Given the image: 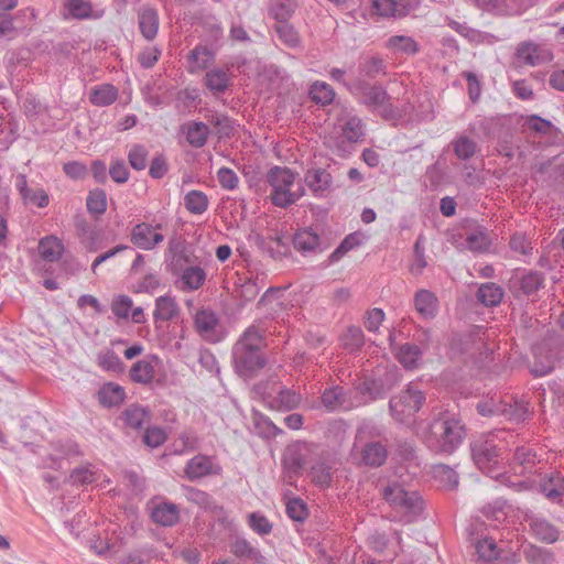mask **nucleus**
I'll list each match as a JSON object with an SVG mask.
<instances>
[{
  "mask_svg": "<svg viewBox=\"0 0 564 564\" xmlns=\"http://www.w3.org/2000/svg\"><path fill=\"white\" fill-rule=\"evenodd\" d=\"M265 339L262 332L250 325L240 335L232 347V364L236 372L245 378L254 376L267 365V357L263 352Z\"/></svg>",
  "mask_w": 564,
  "mask_h": 564,
  "instance_id": "nucleus-1",
  "label": "nucleus"
},
{
  "mask_svg": "<svg viewBox=\"0 0 564 564\" xmlns=\"http://www.w3.org/2000/svg\"><path fill=\"white\" fill-rule=\"evenodd\" d=\"M466 429L459 417L445 412L423 433L425 445L435 453L452 454L463 443Z\"/></svg>",
  "mask_w": 564,
  "mask_h": 564,
  "instance_id": "nucleus-2",
  "label": "nucleus"
},
{
  "mask_svg": "<svg viewBox=\"0 0 564 564\" xmlns=\"http://www.w3.org/2000/svg\"><path fill=\"white\" fill-rule=\"evenodd\" d=\"M265 183L270 187L271 204L279 208L285 209L305 195V187L299 173L286 166L270 167L265 174Z\"/></svg>",
  "mask_w": 564,
  "mask_h": 564,
  "instance_id": "nucleus-3",
  "label": "nucleus"
},
{
  "mask_svg": "<svg viewBox=\"0 0 564 564\" xmlns=\"http://www.w3.org/2000/svg\"><path fill=\"white\" fill-rule=\"evenodd\" d=\"M383 499L389 503L399 521L411 523L424 511V501L416 490H411L398 481H390L382 489Z\"/></svg>",
  "mask_w": 564,
  "mask_h": 564,
  "instance_id": "nucleus-4",
  "label": "nucleus"
},
{
  "mask_svg": "<svg viewBox=\"0 0 564 564\" xmlns=\"http://www.w3.org/2000/svg\"><path fill=\"white\" fill-rule=\"evenodd\" d=\"M350 91L360 104L378 112L387 120L397 119L401 116V112L391 104L390 96L381 85L358 78L351 85Z\"/></svg>",
  "mask_w": 564,
  "mask_h": 564,
  "instance_id": "nucleus-5",
  "label": "nucleus"
},
{
  "mask_svg": "<svg viewBox=\"0 0 564 564\" xmlns=\"http://www.w3.org/2000/svg\"><path fill=\"white\" fill-rule=\"evenodd\" d=\"M278 379L271 378L254 384L253 391L261 397L270 410L288 412L297 409L302 402V395L289 388L278 389Z\"/></svg>",
  "mask_w": 564,
  "mask_h": 564,
  "instance_id": "nucleus-6",
  "label": "nucleus"
},
{
  "mask_svg": "<svg viewBox=\"0 0 564 564\" xmlns=\"http://www.w3.org/2000/svg\"><path fill=\"white\" fill-rule=\"evenodd\" d=\"M425 399V393L419 388V384L410 382L404 390L390 399V413L395 421L402 424H411Z\"/></svg>",
  "mask_w": 564,
  "mask_h": 564,
  "instance_id": "nucleus-7",
  "label": "nucleus"
},
{
  "mask_svg": "<svg viewBox=\"0 0 564 564\" xmlns=\"http://www.w3.org/2000/svg\"><path fill=\"white\" fill-rule=\"evenodd\" d=\"M307 453H310L308 477L316 486L328 488L333 480L330 454L318 445H311Z\"/></svg>",
  "mask_w": 564,
  "mask_h": 564,
  "instance_id": "nucleus-8",
  "label": "nucleus"
},
{
  "mask_svg": "<svg viewBox=\"0 0 564 564\" xmlns=\"http://www.w3.org/2000/svg\"><path fill=\"white\" fill-rule=\"evenodd\" d=\"M500 448L496 444L495 436L481 437L471 444V456L475 464L484 473L494 476L499 464Z\"/></svg>",
  "mask_w": 564,
  "mask_h": 564,
  "instance_id": "nucleus-9",
  "label": "nucleus"
},
{
  "mask_svg": "<svg viewBox=\"0 0 564 564\" xmlns=\"http://www.w3.org/2000/svg\"><path fill=\"white\" fill-rule=\"evenodd\" d=\"M516 59L521 66H540L553 59L551 50L543 44L521 42L516 50Z\"/></svg>",
  "mask_w": 564,
  "mask_h": 564,
  "instance_id": "nucleus-10",
  "label": "nucleus"
},
{
  "mask_svg": "<svg viewBox=\"0 0 564 564\" xmlns=\"http://www.w3.org/2000/svg\"><path fill=\"white\" fill-rule=\"evenodd\" d=\"M321 403L326 412L349 411L360 405L351 397V391L341 386L326 388L321 395Z\"/></svg>",
  "mask_w": 564,
  "mask_h": 564,
  "instance_id": "nucleus-11",
  "label": "nucleus"
},
{
  "mask_svg": "<svg viewBox=\"0 0 564 564\" xmlns=\"http://www.w3.org/2000/svg\"><path fill=\"white\" fill-rule=\"evenodd\" d=\"M223 471L221 466L215 457L197 454L187 460L184 467V475L191 481H196L209 476H219Z\"/></svg>",
  "mask_w": 564,
  "mask_h": 564,
  "instance_id": "nucleus-12",
  "label": "nucleus"
},
{
  "mask_svg": "<svg viewBox=\"0 0 564 564\" xmlns=\"http://www.w3.org/2000/svg\"><path fill=\"white\" fill-rule=\"evenodd\" d=\"M194 325L200 337L209 343H219L225 337L218 316L209 308L199 310L195 314Z\"/></svg>",
  "mask_w": 564,
  "mask_h": 564,
  "instance_id": "nucleus-13",
  "label": "nucleus"
},
{
  "mask_svg": "<svg viewBox=\"0 0 564 564\" xmlns=\"http://www.w3.org/2000/svg\"><path fill=\"white\" fill-rule=\"evenodd\" d=\"M161 229L162 224L153 226L149 223H139L131 229V242L142 250H153L164 240V236L159 232Z\"/></svg>",
  "mask_w": 564,
  "mask_h": 564,
  "instance_id": "nucleus-14",
  "label": "nucleus"
},
{
  "mask_svg": "<svg viewBox=\"0 0 564 564\" xmlns=\"http://www.w3.org/2000/svg\"><path fill=\"white\" fill-rule=\"evenodd\" d=\"M293 246L304 257L318 254L325 249L321 235L312 227L299 229L293 236Z\"/></svg>",
  "mask_w": 564,
  "mask_h": 564,
  "instance_id": "nucleus-15",
  "label": "nucleus"
},
{
  "mask_svg": "<svg viewBox=\"0 0 564 564\" xmlns=\"http://www.w3.org/2000/svg\"><path fill=\"white\" fill-rule=\"evenodd\" d=\"M419 4V0H372L371 9L381 18L400 19L408 15Z\"/></svg>",
  "mask_w": 564,
  "mask_h": 564,
  "instance_id": "nucleus-16",
  "label": "nucleus"
},
{
  "mask_svg": "<svg viewBox=\"0 0 564 564\" xmlns=\"http://www.w3.org/2000/svg\"><path fill=\"white\" fill-rule=\"evenodd\" d=\"M304 183L314 197L322 198L333 186V176L324 167H310L304 174Z\"/></svg>",
  "mask_w": 564,
  "mask_h": 564,
  "instance_id": "nucleus-17",
  "label": "nucleus"
},
{
  "mask_svg": "<svg viewBox=\"0 0 564 564\" xmlns=\"http://www.w3.org/2000/svg\"><path fill=\"white\" fill-rule=\"evenodd\" d=\"M174 275H178V282L181 290L184 292H193L199 290L207 278V273L200 265H187L181 264V269L171 271Z\"/></svg>",
  "mask_w": 564,
  "mask_h": 564,
  "instance_id": "nucleus-18",
  "label": "nucleus"
},
{
  "mask_svg": "<svg viewBox=\"0 0 564 564\" xmlns=\"http://www.w3.org/2000/svg\"><path fill=\"white\" fill-rule=\"evenodd\" d=\"M544 274L533 270H518L511 279L513 288L528 296L535 294L544 285Z\"/></svg>",
  "mask_w": 564,
  "mask_h": 564,
  "instance_id": "nucleus-19",
  "label": "nucleus"
},
{
  "mask_svg": "<svg viewBox=\"0 0 564 564\" xmlns=\"http://www.w3.org/2000/svg\"><path fill=\"white\" fill-rule=\"evenodd\" d=\"M151 519L162 527H173L180 520V508L170 501H160L151 509Z\"/></svg>",
  "mask_w": 564,
  "mask_h": 564,
  "instance_id": "nucleus-20",
  "label": "nucleus"
},
{
  "mask_svg": "<svg viewBox=\"0 0 564 564\" xmlns=\"http://www.w3.org/2000/svg\"><path fill=\"white\" fill-rule=\"evenodd\" d=\"M181 132L185 135L186 142L196 149L203 148L210 134L209 127L202 121H189L182 124Z\"/></svg>",
  "mask_w": 564,
  "mask_h": 564,
  "instance_id": "nucleus-21",
  "label": "nucleus"
},
{
  "mask_svg": "<svg viewBox=\"0 0 564 564\" xmlns=\"http://www.w3.org/2000/svg\"><path fill=\"white\" fill-rule=\"evenodd\" d=\"M541 491L544 496L556 503L562 502L564 495V476L558 471H553L545 475L540 484Z\"/></svg>",
  "mask_w": 564,
  "mask_h": 564,
  "instance_id": "nucleus-22",
  "label": "nucleus"
},
{
  "mask_svg": "<svg viewBox=\"0 0 564 564\" xmlns=\"http://www.w3.org/2000/svg\"><path fill=\"white\" fill-rule=\"evenodd\" d=\"M180 313V306L174 296L165 294L156 297L153 318L155 322H169Z\"/></svg>",
  "mask_w": 564,
  "mask_h": 564,
  "instance_id": "nucleus-23",
  "label": "nucleus"
},
{
  "mask_svg": "<svg viewBox=\"0 0 564 564\" xmlns=\"http://www.w3.org/2000/svg\"><path fill=\"white\" fill-rule=\"evenodd\" d=\"M414 307L422 317L434 318L438 310L437 297L429 290H419L414 296Z\"/></svg>",
  "mask_w": 564,
  "mask_h": 564,
  "instance_id": "nucleus-24",
  "label": "nucleus"
},
{
  "mask_svg": "<svg viewBox=\"0 0 564 564\" xmlns=\"http://www.w3.org/2000/svg\"><path fill=\"white\" fill-rule=\"evenodd\" d=\"M384 46L395 55L413 56L419 52V43L409 35H392Z\"/></svg>",
  "mask_w": 564,
  "mask_h": 564,
  "instance_id": "nucleus-25",
  "label": "nucleus"
},
{
  "mask_svg": "<svg viewBox=\"0 0 564 564\" xmlns=\"http://www.w3.org/2000/svg\"><path fill=\"white\" fill-rule=\"evenodd\" d=\"M397 359L408 370L417 369L423 361V352L421 348L411 343H405L397 350Z\"/></svg>",
  "mask_w": 564,
  "mask_h": 564,
  "instance_id": "nucleus-26",
  "label": "nucleus"
},
{
  "mask_svg": "<svg viewBox=\"0 0 564 564\" xmlns=\"http://www.w3.org/2000/svg\"><path fill=\"white\" fill-rule=\"evenodd\" d=\"M150 420L149 411L139 404L128 406L120 415V421L126 427L141 430Z\"/></svg>",
  "mask_w": 564,
  "mask_h": 564,
  "instance_id": "nucleus-27",
  "label": "nucleus"
},
{
  "mask_svg": "<svg viewBox=\"0 0 564 564\" xmlns=\"http://www.w3.org/2000/svg\"><path fill=\"white\" fill-rule=\"evenodd\" d=\"M139 30L144 39L152 41L159 31V14L155 9L144 7L139 12Z\"/></svg>",
  "mask_w": 564,
  "mask_h": 564,
  "instance_id": "nucleus-28",
  "label": "nucleus"
},
{
  "mask_svg": "<svg viewBox=\"0 0 564 564\" xmlns=\"http://www.w3.org/2000/svg\"><path fill=\"white\" fill-rule=\"evenodd\" d=\"M474 546L477 561L480 563L491 564L500 556V550L498 549L497 543L492 538L484 536L476 539Z\"/></svg>",
  "mask_w": 564,
  "mask_h": 564,
  "instance_id": "nucleus-29",
  "label": "nucleus"
},
{
  "mask_svg": "<svg viewBox=\"0 0 564 564\" xmlns=\"http://www.w3.org/2000/svg\"><path fill=\"white\" fill-rule=\"evenodd\" d=\"M204 84L214 95H221L230 86V75L228 70L215 67L206 73Z\"/></svg>",
  "mask_w": 564,
  "mask_h": 564,
  "instance_id": "nucleus-30",
  "label": "nucleus"
},
{
  "mask_svg": "<svg viewBox=\"0 0 564 564\" xmlns=\"http://www.w3.org/2000/svg\"><path fill=\"white\" fill-rule=\"evenodd\" d=\"M530 529L535 538L545 543H554L558 539V530L541 517L529 519Z\"/></svg>",
  "mask_w": 564,
  "mask_h": 564,
  "instance_id": "nucleus-31",
  "label": "nucleus"
},
{
  "mask_svg": "<svg viewBox=\"0 0 564 564\" xmlns=\"http://www.w3.org/2000/svg\"><path fill=\"white\" fill-rule=\"evenodd\" d=\"M230 552L239 558H248L257 564H264L265 558L261 554L260 550L253 546L245 538H237L230 544Z\"/></svg>",
  "mask_w": 564,
  "mask_h": 564,
  "instance_id": "nucleus-32",
  "label": "nucleus"
},
{
  "mask_svg": "<svg viewBox=\"0 0 564 564\" xmlns=\"http://www.w3.org/2000/svg\"><path fill=\"white\" fill-rule=\"evenodd\" d=\"M214 59V53L206 46L197 45L188 54L189 74H196L205 69Z\"/></svg>",
  "mask_w": 564,
  "mask_h": 564,
  "instance_id": "nucleus-33",
  "label": "nucleus"
},
{
  "mask_svg": "<svg viewBox=\"0 0 564 564\" xmlns=\"http://www.w3.org/2000/svg\"><path fill=\"white\" fill-rule=\"evenodd\" d=\"M296 9L294 0H269L268 15L276 23L289 22Z\"/></svg>",
  "mask_w": 564,
  "mask_h": 564,
  "instance_id": "nucleus-34",
  "label": "nucleus"
},
{
  "mask_svg": "<svg viewBox=\"0 0 564 564\" xmlns=\"http://www.w3.org/2000/svg\"><path fill=\"white\" fill-rule=\"evenodd\" d=\"M124 398V389L113 382L105 383L98 391V400L106 408L118 406Z\"/></svg>",
  "mask_w": 564,
  "mask_h": 564,
  "instance_id": "nucleus-35",
  "label": "nucleus"
},
{
  "mask_svg": "<svg viewBox=\"0 0 564 564\" xmlns=\"http://www.w3.org/2000/svg\"><path fill=\"white\" fill-rule=\"evenodd\" d=\"M64 252V245L55 236H46L39 242V253L43 260L48 262L58 261Z\"/></svg>",
  "mask_w": 564,
  "mask_h": 564,
  "instance_id": "nucleus-36",
  "label": "nucleus"
},
{
  "mask_svg": "<svg viewBox=\"0 0 564 564\" xmlns=\"http://www.w3.org/2000/svg\"><path fill=\"white\" fill-rule=\"evenodd\" d=\"M118 98V89L111 84H101L91 88L89 100L97 107L112 105Z\"/></svg>",
  "mask_w": 564,
  "mask_h": 564,
  "instance_id": "nucleus-37",
  "label": "nucleus"
},
{
  "mask_svg": "<svg viewBox=\"0 0 564 564\" xmlns=\"http://www.w3.org/2000/svg\"><path fill=\"white\" fill-rule=\"evenodd\" d=\"M273 31L275 32L279 41L289 48H301L302 47V37L299 31L289 22L284 23H275L273 25Z\"/></svg>",
  "mask_w": 564,
  "mask_h": 564,
  "instance_id": "nucleus-38",
  "label": "nucleus"
},
{
  "mask_svg": "<svg viewBox=\"0 0 564 564\" xmlns=\"http://www.w3.org/2000/svg\"><path fill=\"white\" fill-rule=\"evenodd\" d=\"M387 448L380 442H369L361 449L362 462L370 467H379L387 459Z\"/></svg>",
  "mask_w": 564,
  "mask_h": 564,
  "instance_id": "nucleus-39",
  "label": "nucleus"
},
{
  "mask_svg": "<svg viewBox=\"0 0 564 564\" xmlns=\"http://www.w3.org/2000/svg\"><path fill=\"white\" fill-rule=\"evenodd\" d=\"M358 70L361 77L375 79L387 74V64L380 56H368L359 63Z\"/></svg>",
  "mask_w": 564,
  "mask_h": 564,
  "instance_id": "nucleus-40",
  "label": "nucleus"
},
{
  "mask_svg": "<svg viewBox=\"0 0 564 564\" xmlns=\"http://www.w3.org/2000/svg\"><path fill=\"white\" fill-rule=\"evenodd\" d=\"M357 391L368 397L370 400L382 399L390 390L389 386H386L381 378L365 379L356 387Z\"/></svg>",
  "mask_w": 564,
  "mask_h": 564,
  "instance_id": "nucleus-41",
  "label": "nucleus"
},
{
  "mask_svg": "<svg viewBox=\"0 0 564 564\" xmlns=\"http://www.w3.org/2000/svg\"><path fill=\"white\" fill-rule=\"evenodd\" d=\"M155 376L153 361L150 359L138 360L130 369V378L133 382L148 384Z\"/></svg>",
  "mask_w": 564,
  "mask_h": 564,
  "instance_id": "nucleus-42",
  "label": "nucleus"
},
{
  "mask_svg": "<svg viewBox=\"0 0 564 564\" xmlns=\"http://www.w3.org/2000/svg\"><path fill=\"white\" fill-rule=\"evenodd\" d=\"M503 290L496 283L487 282L479 286L477 299L485 306L492 307L500 304L503 299Z\"/></svg>",
  "mask_w": 564,
  "mask_h": 564,
  "instance_id": "nucleus-43",
  "label": "nucleus"
},
{
  "mask_svg": "<svg viewBox=\"0 0 564 564\" xmlns=\"http://www.w3.org/2000/svg\"><path fill=\"white\" fill-rule=\"evenodd\" d=\"M343 137L351 143L360 141L365 135V126L358 116H347L341 126Z\"/></svg>",
  "mask_w": 564,
  "mask_h": 564,
  "instance_id": "nucleus-44",
  "label": "nucleus"
},
{
  "mask_svg": "<svg viewBox=\"0 0 564 564\" xmlns=\"http://www.w3.org/2000/svg\"><path fill=\"white\" fill-rule=\"evenodd\" d=\"M184 206L193 215L204 214L209 206L207 195L197 189H192L184 196Z\"/></svg>",
  "mask_w": 564,
  "mask_h": 564,
  "instance_id": "nucleus-45",
  "label": "nucleus"
},
{
  "mask_svg": "<svg viewBox=\"0 0 564 564\" xmlns=\"http://www.w3.org/2000/svg\"><path fill=\"white\" fill-rule=\"evenodd\" d=\"M308 94L313 101L322 106L330 105L336 95L329 84L319 80H316L311 85Z\"/></svg>",
  "mask_w": 564,
  "mask_h": 564,
  "instance_id": "nucleus-46",
  "label": "nucleus"
},
{
  "mask_svg": "<svg viewBox=\"0 0 564 564\" xmlns=\"http://www.w3.org/2000/svg\"><path fill=\"white\" fill-rule=\"evenodd\" d=\"M65 9L72 18L78 20L100 17V14H94L91 3L88 0H68Z\"/></svg>",
  "mask_w": 564,
  "mask_h": 564,
  "instance_id": "nucleus-47",
  "label": "nucleus"
},
{
  "mask_svg": "<svg viewBox=\"0 0 564 564\" xmlns=\"http://www.w3.org/2000/svg\"><path fill=\"white\" fill-rule=\"evenodd\" d=\"M500 415L513 423H522L528 420L530 411L524 402L507 403L503 401V409H501Z\"/></svg>",
  "mask_w": 564,
  "mask_h": 564,
  "instance_id": "nucleus-48",
  "label": "nucleus"
},
{
  "mask_svg": "<svg viewBox=\"0 0 564 564\" xmlns=\"http://www.w3.org/2000/svg\"><path fill=\"white\" fill-rule=\"evenodd\" d=\"M514 459L525 471H531L534 465L541 462L540 456L530 445L518 446L514 452Z\"/></svg>",
  "mask_w": 564,
  "mask_h": 564,
  "instance_id": "nucleus-49",
  "label": "nucleus"
},
{
  "mask_svg": "<svg viewBox=\"0 0 564 564\" xmlns=\"http://www.w3.org/2000/svg\"><path fill=\"white\" fill-rule=\"evenodd\" d=\"M341 345L345 349L355 352L365 345V335L360 327L350 326L340 338Z\"/></svg>",
  "mask_w": 564,
  "mask_h": 564,
  "instance_id": "nucleus-50",
  "label": "nucleus"
},
{
  "mask_svg": "<svg viewBox=\"0 0 564 564\" xmlns=\"http://www.w3.org/2000/svg\"><path fill=\"white\" fill-rule=\"evenodd\" d=\"M361 245V235L359 232L349 234L344 238L339 246L329 254V262L339 261L348 251Z\"/></svg>",
  "mask_w": 564,
  "mask_h": 564,
  "instance_id": "nucleus-51",
  "label": "nucleus"
},
{
  "mask_svg": "<svg viewBox=\"0 0 564 564\" xmlns=\"http://www.w3.org/2000/svg\"><path fill=\"white\" fill-rule=\"evenodd\" d=\"M452 145L455 155L462 161H467L473 158L477 150L476 142L466 135L456 138L452 142Z\"/></svg>",
  "mask_w": 564,
  "mask_h": 564,
  "instance_id": "nucleus-52",
  "label": "nucleus"
},
{
  "mask_svg": "<svg viewBox=\"0 0 564 564\" xmlns=\"http://www.w3.org/2000/svg\"><path fill=\"white\" fill-rule=\"evenodd\" d=\"M476 409L481 416H499L501 414V409H503V401L496 395L486 397L478 401Z\"/></svg>",
  "mask_w": 564,
  "mask_h": 564,
  "instance_id": "nucleus-53",
  "label": "nucleus"
},
{
  "mask_svg": "<svg viewBox=\"0 0 564 564\" xmlns=\"http://www.w3.org/2000/svg\"><path fill=\"white\" fill-rule=\"evenodd\" d=\"M445 23L448 25L452 30L457 32L460 36L465 37L469 42L479 43L482 41V33L474 28H470L465 22H458L452 18L446 17Z\"/></svg>",
  "mask_w": 564,
  "mask_h": 564,
  "instance_id": "nucleus-54",
  "label": "nucleus"
},
{
  "mask_svg": "<svg viewBox=\"0 0 564 564\" xmlns=\"http://www.w3.org/2000/svg\"><path fill=\"white\" fill-rule=\"evenodd\" d=\"M98 366L106 371L120 373L123 371V364L113 350H105L98 354Z\"/></svg>",
  "mask_w": 564,
  "mask_h": 564,
  "instance_id": "nucleus-55",
  "label": "nucleus"
},
{
  "mask_svg": "<svg viewBox=\"0 0 564 564\" xmlns=\"http://www.w3.org/2000/svg\"><path fill=\"white\" fill-rule=\"evenodd\" d=\"M98 479L97 470L93 465H85L72 470L69 480L72 485H90Z\"/></svg>",
  "mask_w": 564,
  "mask_h": 564,
  "instance_id": "nucleus-56",
  "label": "nucleus"
},
{
  "mask_svg": "<svg viewBox=\"0 0 564 564\" xmlns=\"http://www.w3.org/2000/svg\"><path fill=\"white\" fill-rule=\"evenodd\" d=\"M533 354L535 361L532 366L531 372L535 377H543L549 375L555 367V359L549 355L542 359L541 347H534Z\"/></svg>",
  "mask_w": 564,
  "mask_h": 564,
  "instance_id": "nucleus-57",
  "label": "nucleus"
},
{
  "mask_svg": "<svg viewBox=\"0 0 564 564\" xmlns=\"http://www.w3.org/2000/svg\"><path fill=\"white\" fill-rule=\"evenodd\" d=\"M465 243L467 249L475 252H484L490 246V239L482 229H476L467 234Z\"/></svg>",
  "mask_w": 564,
  "mask_h": 564,
  "instance_id": "nucleus-58",
  "label": "nucleus"
},
{
  "mask_svg": "<svg viewBox=\"0 0 564 564\" xmlns=\"http://www.w3.org/2000/svg\"><path fill=\"white\" fill-rule=\"evenodd\" d=\"M149 150L143 144H133L128 152L130 166L135 171H142L147 167Z\"/></svg>",
  "mask_w": 564,
  "mask_h": 564,
  "instance_id": "nucleus-59",
  "label": "nucleus"
},
{
  "mask_svg": "<svg viewBox=\"0 0 564 564\" xmlns=\"http://www.w3.org/2000/svg\"><path fill=\"white\" fill-rule=\"evenodd\" d=\"M75 226L80 241L89 251H95V241L97 239L96 229L84 219H77Z\"/></svg>",
  "mask_w": 564,
  "mask_h": 564,
  "instance_id": "nucleus-60",
  "label": "nucleus"
},
{
  "mask_svg": "<svg viewBox=\"0 0 564 564\" xmlns=\"http://www.w3.org/2000/svg\"><path fill=\"white\" fill-rule=\"evenodd\" d=\"M86 206L89 213L102 215L107 209V196L105 191H91L86 199Z\"/></svg>",
  "mask_w": 564,
  "mask_h": 564,
  "instance_id": "nucleus-61",
  "label": "nucleus"
},
{
  "mask_svg": "<svg viewBox=\"0 0 564 564\" xmlns=\"http://www.w3.org/2000/svg\"><path fill=\"white\" fill-rule=\"evenodd\" d=\"M169 253L172 256L170 261L171 271L181 269L183 263H189V258L185 254L183 245L175 239L169 242Z\"/></svg>",
  "mask_w": 564,
  "mask_h": 564,
  "instance_id": "nucleus-62",
  "label": "nucleus"
},
{
  "mask_svg": "<svg viewBox=\"0 0 564 564\" xmlns=\"http://www.w3.org/2000/svg\"><path fill=\"white\" fill-rule=\"evenodd\" d=\"M21 198L25 205H33L39 208H45L50 204L48 194L41 187L34 189L30 187Z\"/></svg>",
  "mask_w": 564,
  "mask_h": 564,
  "instance_id": "nucleus-63",
  "label": "nucleus"
},
{
  "mask_svg": "<svg viewBox=\"0 0 564 564\" xmlns=\"http://www.w3.org/2000/svg\"><path fill=\"white\" fill-rule=\"evenodd\" d=\"M434 476L443 482L448 489H454L458 485L457 473L446 465H437L434 467Z\"/></svg>",
  "mask_w": 564,
  "mask_h": 564,
  "instance_id": "nucleus-64",
  "label": "nucleus"
}]
</instances>
